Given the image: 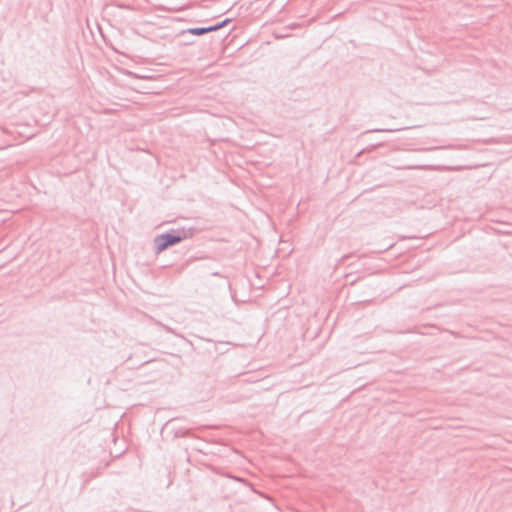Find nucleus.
Here are the masks:
<instances>
[{
	"instance_id": "7ed1b4c3",
	"label": "nucleus",
	"mask_w": 512,
	"mask_h": 512,
	"mask_svg": "<svg viewBox=\"0 0 512 512\" xmlns=\"http://www.w3.org/2000/svg\"><path fill=\"white\" fill-rule=\"evenodd\" d=\"M258 498H261L263 500V503L261 504L262 508H265V510L272 509L273 511H277V507L274 505L272 500L265 494L261 492H257Z\"/></svg>"
},
{
	"instance_id": "423d86ee",
	"label": "nucleus",
	"mask_w": 512,
	"mask_h": 512,
	"mask_svg": "<svg viewBox=\"0 0 512 512\" xmlns=\"http://www.w3.org/2000/svg\"><path fill=\"white\" fill-rule=\"evenodd\" d=\"M362 153H363V150H362V151H359V152L356 154V156L358 157V156H360Z\"/></svg>"
},
{
	"instance_id": "f257e3e1",
	"label": "nucleus",
	"mask_w": 512,
	"mask_h": 512,
	"mask_svg": "<svg viewBox=\"0 0 512 512\" xmlns=\"http://www.w3.org/2000/svg\"><path fill=\"white\" fill-rule=\"evenodd\" d=\"M192 235L190 230L176 229L168 233L158 235L154 238L156 252H162L169 246L175 245Z\"/></svg>"
},
{
	"instance_id": "39448f33",
	"label": "nucleus",
	"mask_w": 512,
	"mask_h": 512,
	"mask_svg": "<svg viewBox=\"0 0 512 512\" xmlns=\"http://www.w3.org/2000/svg\"><path fill=\"white\" fill-rule=\"evenodd\" d=\"M379 131H393L392 129H373V130H370L369 132H379Z\"/></svg>"
},
{
	"instance_id": "f03ea898",
	"label": "nucleus",
	"mask_w": 512,
	"mask_h": 512,
	"mask_svg": "<svg viewBox=\"0 0 512 512\" xmlns=\"http://www.w3.org/2000/svg\"><path fill=\"white\" fill-rule=\"evenodd\" d=\"M399 169H402L403 167H398ZM407 169H448V170H459L461 169L460 166H448V167H438V166H431V165H411L407 166Z\"/></svg>"
},
{
	"instance_id": "20e7f679",
	"label": "nucleus",
	"mask_w": 512,
	"mask_h": 512,
	"mask_svg": "<svg viewBox=\"0 0 512 512\" xmlns=\"http://www.w3.org/2000/svg\"><path fill=\"white\" fill-rule=\"evenodd\" d=\"M225 24V22H223L222 24L220 25H217V26H214V27H208V28H195V29H191L190 30V33L193 34V35H202L204 33H207V32H210V31H214V30H217L221 27H223Z\"/></svg>"
}]
</instances>
